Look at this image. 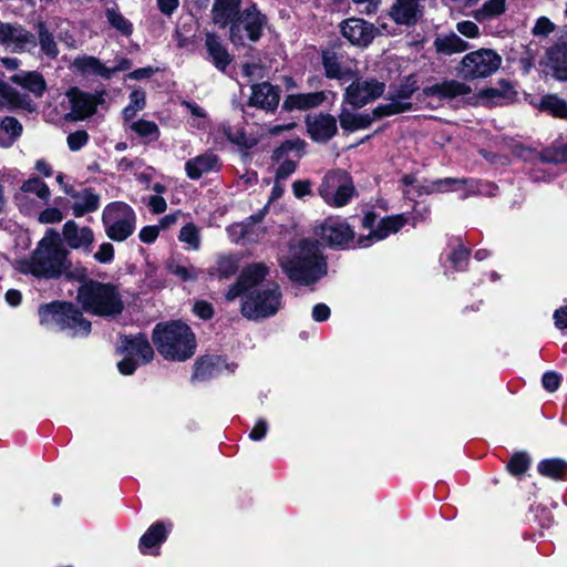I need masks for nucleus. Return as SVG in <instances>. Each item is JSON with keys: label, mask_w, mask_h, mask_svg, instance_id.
Segmentation results:
<instances>
[{"label": "nucleus", "mask_w": 567, "mask_h": 567, "mask_svg": "<svg viewBox=\"0 0 567 567\" xmlns=\"http://www.w3.org/2000/svg\"><path fill=\"white\" fill-rule=\"evenodd\" d=\"M406 224L404 215H393L377 220L374 213H367L362 225L370 229L365 237L354 238L351 226L340 217H328L319 227L318 235L331 247L354 248L369 247L374 241L382 240L398 233Z\"/></svg>", "instance_id": "f257e3e1"}, {"label": "nucleus", "mask_w": 567, "mask_h": 567, "mask_svg": "<svg viewBox=\"0 0 567 567\" xmlns=\"http://www.w3.org/2000/svg\"><path fill=\"white\" fill-rule=\"evenodd\" d=\"M69 251L62 246L60 234L49 228L29 258L16 261V269L38 278L53 279L73 276Z\"/></svg>", "instance_id": "f03ea898"}, {"label": "nucleus", "mask_w": 567, "mask_h": 567, "mask_svg": "<svg viewBox=\"0 0 567 567\" xmlns=\"http://www.w3.org/2000/svg\"><path fill=\"white\" fill-rule=\"evenodd\" d=\"M284 274L302 286H309L327 275V260L317 240L300 239L290 244L279 258Z\"/></svg>", "instance_id": "7ed1b4c3"}, {"label": "nucleus", "mask_w": 567, "mask_h": 567, "mask_svg": "<svg viewBox=\"0 0 567 567\" xmlns=\"http://www.w3.org/2000/svg\"><path fill=\"white\" fill-rule=\"evenodd\" d=\"M152 339L158 353L166 360L185 361L195 353V334L181 321L156 324Z\"/></svg>", "instance_id": "20e7f679"}, {"label": "nucleus", "mask_w": 567, "mask_h": 567, "mask_svg": "<svg viewBox=\"0 0 567 567\" xmlns=\"http://www.w3.org/2000/svg\"><path fill=\"white\" fill-rule=\"evenodd\" d=\"M83 310L100 317H114L123 311L122 297L114 285L99 281L83 284L78 290Z\"/></svg>", "instance_id": "39448f33"}, {"label": "nucleus", "mask_w": 567, "mask_h": 567, "mask_svg": "<svg viewBox=\"0 0 567 567\" xmlns=\"http://www.w3.org/2000/svg\"><path fill=\"white\" fill-rule=\"evenodd\" d=\"M282 293L276 282H267L247 291L241 298V313L249 320L271 317L281 307Z\"/></svg>", "instance_id": "423d86ee"}, {"label": "nucleus", "mask_w": 567, "mask_h": 567, "mask_svg": "<svg viewBox=\"0 0 567 567\" xmlns=\"http://www.w3.org/2000/svg\"><path fill=\"white\" fill-rule=\"evenodd\" d=\"M40 322L44 326H59L62 330H70L73 336H87L91 322L68 302H52L39 309Z\"/></svg>", "instance_id": "0eeeda50"}, {"label": "nucleus", "mask_w": 567, "mask_h": 567, "mask_svg": "<svg viewBox=\"0 0 567 567\" xmlns=\"http://www.w3.org/2000/svg\"><path fill=\"white\" fill-rule=\"evenodd\" d=\"M136 213L124 202L107 204L102 212L105 235L114 241L122 243L133 235L136 228Z\"/></svg>", "instance_id": "6e6552de"}, {"label": "nucleus", "mask_w": 567, "mask_h": 567, "mask_svg": "<svg viewBox=\"0 0 567 567\" xmlns=\"http://www.w3.org/2000/svg\"><path fill=\"white\" fill-rule=\"evenodd\" d=\"M323 202L331 207L346 206L355 194L351 176L341 169L328 172L318 188Z\"/></svg>", "instance_id": "1a4fd4ad"}, {"label": "nucleus", "mask_w": 567, "mask_h": 567, "mask_svg": "<svg viewBox=\"0 0 567 567\" xmlns=\"http://www.w3.org/2000/svg\"><path fill=\"white\" fill-rule=\"evenodd\" d=\"M120 351L124 358L117 363V368L123 375L133 374L140 364L148 363L154 357L153 348L143 334L121 338Z\"/></svg>", "instance_id": "9d476101"}, {"label": "nucleus", "mask_w": 567, "mask_h": 567, "mask_svg": "<svg viewBox=\"0 0 567 567\" xmlns=\"http://www.w3.org/2000/svg\"><path fill=\"white\" fill-rule=\"evenodd\" d=\"M502 64V58L491 49L467 53L461 61L460 73L465 79H481L494 74Z\"/></svg>", "instance_id": "9b49d317"}, {"label": "nucleus", "mask_w": 567, "mask_h": 567, "mask_svg": "<svg viewBox=\"0 0 567 567\" xmlns=\"http://www.w3.org/2000/svg\"><path fill=\"white\" fill-rule=\"evenodd\" d=\"M266 24V18L255 6L246 9L230 25V40L236 45L257 41Z\"/></svg>", "instance_id": "f8f14e48"}, {"label": "nucleus", "mask_w": 567, "mask_h": 567, "mask_svg": "<svg viewBox=\"0 0 567 567\" xmlns=\"http://www.w3.org/2000/svg\"><path fill=\"white\" fill-rule=\"evenodd\" d=\"M0 44L12 52H25L35 48L37 40L34 34L21 24L0 20Z\"/></svg>", "instance_id": "ddd939ff"}, {"label": "nucleus", "mask_w": 567, "mask_h": 567, "mask_svg": "<svg viewBox=\"0 0 567 567\" xmlns=\"http://www.w3.org/2000/svg\"><path fill=\"white\" fill-rule=\"evenodd\" d=\"M31 195H34L44 205L49 202L51 192L49 186L37 177L25 181L14 195L20 212L31 214L38 207V204L31 199Z\"/></svg>", "instance_id": "4468645a"}, {"label": "nucleus", "mask_w": 567, "mask_h": 567, "mask_svg": "<svg viewBox=\"0 0 567 567\" xmlns=\"http://www.w3.org/2000/svg\"><path fill=\"white\" fill-rule=\"evenodd\" d=\"M384 92V83L377 80H357L352 82L346 90V101L355 106L361 107L382 95Z\"/></svg>", "instance_id": "2eb2a0df"}, {"label": "nucleus", "mask_w": 567, "mask_h": 567, "mask_svg": "<svg viewBox=\"0 0 567 567\" xmlns=\"http://www.w3.org/2000/svg\"><path fill=\"white\" fill-rule=\"evenodd\" d=\"M62 237L71 249L91 252L94 233L87 227H80L74 220H68L62 227Z\"/></svg>", "instance_id": "dca6fc26"}, {"label": "nucleus", "mask_w": 567, "mask_h": 567, "mask_svg": "<svg viewBox=\"0 0 567 567\" xmlns=\"http://www.w3.org/2000/svg\"><path fill=\"white\" fill-rule=\"evenodd\" d=\"M341 33L352 44L367 47L375 35V29L372 24L362 19H348L341 24Z\"/></svg>", "instance_id": "f3484780"}, {"label": "nucleus", "mask_w": 567, "mask_h": 567, "mask_svg": "<svg viewBox=\"0 0 567 567\" xmlns=\"http://www.w3.org/2000/svg\"><path fill=\"white\" fill-rule=\"evenodd\" d=\"M307 130L311 138L316 142H327L337 133V121L329 114L308 115Z\"/></svg>", "instance_id": "a211bd4d"}, {"label": "nucleus", "mask_w": 567, "mask_h": 567, "mask_svg": "<svg viewBox=\"0 0 567 567\" xmlns=\"http://www.w3.org/2000/svg\"><path fill=\"white\" fill-rule=\"evenodd\" d=\"M237 365L228 363L224 358L218 355H208L199 359L195 364L194 375L197 379L214 378L226 373H233Z\"/></svg>", "instance_id": "6ab92c4d"}, {"label": "nucleus", "mask_w": 567, "mask_h": 567, "mask_svg": "<svg viewBox=\"0 0 567 567\" xmlns=\"http://www.w3.org/2000/svg\"><path fill=\"white\" fill-rule=\"evenodd\" d=\"M219 168V158L212 152L197 155L185 163V172L190 179H199L204 175L218 172Z\"/></svg>", "instance_id": "aec40b11"}, {"label": "nucleus", "mask_w": 567, "mask_h": 567, "mask_svg": "<svg viewBox=\"0 0 567 567\" xmlns=\"http://www.w3.org/2000/svg\"><path fill=\"white\" fill-rule=\"evenodd\" d=\"M68 99L71 104V118L79 121L92 115L97 105L95 96L84 93L79 89H71L68 93Z\"/></svg>", "instance_id": "412c9836"}, {"label": "nucleus", "mask_w": 567, "mask_h": 567, "mask_svg": "<svg viewBox=\"0 0 567 567\" xmlns=\"http://www.w3.org/2000/svg\"><path fill=\"white\" fill-rule=\"evenodd\" d=\"M171 525L166 526L162 522L151 525L140 539V550L144 555H157L159 546L167 538Z\"/></svg>", "instance_id": "4be33fe9"}, {"label": "nucleus", "mask_w": 567, "mask_h": 567, "mask_svg": "<svg viewBox=\"0 0 567 567\" xmlns=\"http://www.w3.org/2000/svg\"><path fill=\"white\" fill-rule=\"evenodd\" d=\"M417 90V82L414 76H410L392 94L391 103L386 106L385 114L401 113L411 107L409 99Z\"/></svg>", "instance_id": "5701e85b"}, {"label": "nucleus", "mask_w": 567, "mask_h": 567, "mask_svg": "<svg viewBox=\"0 0 567 567\" xmlns=\"http://www.w3.org/2000/svg\"><path fill=\"white\" fill-rule=\"evenodd\" d=\"M73 68L83 75H95L109 80L113 75L111 68H107L100 59L92 55H79L73 60Z\"/></svg>", "instance_id": "b1692460"}, {"label": "nucleus", "mask_w": 567, "mask_h": 567, "mask_svg": "<svg viewBox=\"0 0 567 567\" xmlns=\"http://www.w3.org/2000/svg\"><path fill=\"white\" fill-rule=\"evenodd\" d=\"M250 104L265 110H274L279 103V94L276 87L269 83L252 85Z\"/></svg>", "instance_id": "393cba45"}, {"label": "nucleus", "mask_w": 567, "mask_h": 567, "mask_svg": "<svg viewBox=\"0 0 567 567\" xmlns=\"http://www.w3.org/2000/svg\"><path fill=\"white\" fill-rule=\"evenodd\" d=\"M470 92L471 89L468 85L455 80L444 81L423 90V93L426 96H439L444 99H454L467 95Z\"/></svg>", "instance_id": "a878e982"}, {"label": "nucleus", "mask_w": 567, "mask_h": 567, "mask_svg": "<svg viewBox=\"0 0 567 567\" xmlns=\"http://www.w3.org/2000/svg\"><path fill=\"white\" fill-rule=\"evenodd\" d=\"M241 0H215L212 14L216 24L227 27L236 20Z\"/></svg>", "instance_id": "bb28decb"}, {"label": "nucleus", "mask_w": 567, "mask_h": 567, "mask_svg": "<svg viewBox=\"0 0 567 567\" xmlns=\"http://www.w3.org/2000/svg\"><path fill=\"white\" fill-rule=\"evenodd\" d=\"M327 100L324 91L290 94L285 101L288 110H308L321 105Z\"/></svg>", "instance_id": "cd10ccee"}, {"label": "nucleus", "mask_w": 567, "mask_h": 567, "mask_svg": "<svg viewBox=\"0 0 567 567\" xmlns=\"http://www.w3.org/2000/svg\"><path fill=\"white\" fill-rule=\"evenodd\" d=\"M419 0H396L390 16L399 24H413L416 21Z\"/></svg>", "instance_id": "c85d7f7f"}, {"label": "nucleus", "mask_w": 567, "mask_h": 567, "mask_svg": "<svg viewBox=\"0 0 567 567\" xmlns=\"http://www.w3.org/2000/svg\"><path fill=\"white\" fill-rule=\"evenodd\" d=\"M548 66L555 79L567 81V43L556 45L548 52Z\"/></svg>", "instance_id": "c756f323"}, {"label": "nucleus", "mask_w": 567, "mask_h": 567, "mask_svg": "<svg viewBox=\"0 0 567 567\" xmlns=\"http://www.w3.org/2000/svg\"><path fill=\"white\" fill-rule=\"evenodd\" d=\"M72 197L74 198L72 210L75 217L95 212L100 206V197L90 189L72 194Z\"/></svg>", "instance_id": "7c9ffc66"}, {"label": "nucleus", "mask_w": 567, "mask_h": 567, "mask_svg": "<svg viewBox=\"0 0 567 567\" xmlns=\"http://www.w3.org/2000/svg\"><path fill=\"white\" fill-rule=\"evenodd\" d=\"M10 80L33 93L35 96H41L45 90V81L38 72H19L10 78Z\"/></svg>", "instance_id": "2f4dec72"}, {"label": "nucleus", "mask_w": 567, "mask_h": 567, "mask_svg": "<svg viewBox=\"0 0 567 567\" xmlns=\"http://www.w3.org/2000/svg\"><path fill=\"white\" fill-rule=\"evenodd\" d=\"M205 45L207 48V51L214 65L217 69L224 71L226 66L230 63V56L225 47L221 44L218 37H216L215 34H207Z\"/></svg>", "instance_id": "473e14b6"}, {"label": "nucleus", "mask_w": 567, "mask_h": 567, "mask_svg": "<svg viewBox=\"0 0 567 567\" xmlns=\"http://www.w3.org/2000/svg\"><path fill=\"white\" fill-rule=\"evenodd\" d=\"M434 47L437 52L446 55L462 53L470 48L468 43L455 33L436 37L434 40Z\"/></svg>", "instance_id": "72a5a7b5"}, {"label": "nucleus", "mask_w": 567, "mask_h": 567, "mask_svg": "<svg viewBox=\"0 0 567 567\" xmlns=\"http://www.w3.org/2000/svg\"><path fill=\"white\" fill-rule=\"evenodd\" d=\"M267 275L268 267L265 264H252L243 270L239 277V284L244 285L247 291H249L256 287H262L264 285L260 284Z\"/></svg>", "instance_id": "f704fd0d"}, {"label": "nucleus", "mask_w": 567, "mask_h": 567, "mask_svg": "<svg viewBox=\"0 0 567 567\" xmlns=\"http://www.w3.org/2000/svg\"><path fill=\"white\" fill-rule=\"evenodd\" d=\"M322 63L328 78L348 80L352 76L351 69L342 65L334 52L324 51L322 53Z\"/></svg>", "instance_id": "c9c22d12"}, {"label": "nucleus", "mask_w": 567, "mask_h": 567, "mask_svg": "<svg viewBox=\"0 0 567 567\" xmlns=\"http://www.w3.org/2000/svg\"><path fill=\"white\" fill-rule=\"evenodd\" d=\"M506 9V0H486L480 9L472 12V17L480 23L502 16Z\"/></svg>", "instance_id": "e433bc0d"}, {"label": "nucleus", "mask_w": 567, "mask_h": 567, "mask_svg": "<svg viewBox=\"0 0 567 567\" xmlns=\"http://www.w3.org/2000/svg\"><path fill=\"white\" fill-rule=\"evenodd\" d=\"M538 107L555 117L567 120V101L556 94L543 96Z\"/></svg>", "instance_id": "4c0bfd02"}, {"label": "nucleus", "mask_w": 567, "mask_h": 567, "mask_svg": "<svg viewBox=\"0 0 567 567\" xmlns=\"http://www.w3.org/2000/svg\"><path fill=\"white\" fill-rule=\"evenodd\" d=\"M128 128L145 142H154L159 137V128L153 121L140 118L128 123Z\"/></svg>", "instance_id": "58836bf2"}, {"label": "nucleus", "mask_w": 567, "mask_h": 567, "mask_svg": "<svg viewBox=\"0 0 567 567\" xmlns=\"http://www.w3.org/2000/svg\"><path fill=\"white\" fill-rule=\"evenodd\" d=\"M371 117L369 114L352 113L343 110L340 114V125L346 131H358L370 125Z\"/></svg>", "instance_id": "ea45409f"}, {"label": "nucleus", "mask_w": 567, "mask_h": 567, "mask_svg": "<svg viewBox=\"0 0 567 567\" xmlns=\"http://www.w3.org/2000/svg\"><path fill=\"white\" fill-rule=\"evenodd\" d=\"M22 126L14 117H6L0 124V145L9 147L21 134Z\"/></svg>", "instance_id": "a19ab883"}, {"label": "nucleus", "mask_w": 567, "mask_h": 567, "mask_svg": "<svg viewBox=\"0 0 567 567\" xmlns=\"http://www.w3.org/2000/svg\"><path fill=\"white\" fill-rule=\"evenodd\" d=\"M25 99L16 92L10 85L0 81V111L4 109L23 107Z\"/></svg>", "instance_id": "79ce46f5"}, {"label": "nucleus", "mask_w": 567, "mask_h": 567, "mask_svg": "<svg viewBox=\"0 0 567 567\" xmlns=\"http://www.w3.org/2000/svg\"><path fill=\"white\" fill-rule=\"evenodd\" d=\"M105 17L109 24L124 37L133 33V24L118 11L117 8H107Z\"/></svg>", "instance_id": "37998d69"}, {"label": "nucleus", "mask_w": 567, "mask_h": 567, "mask_svg": "<svg viewBox=\"0 0 567 567\" xmlns=\"http://www.w3.org/2000/svg\"><path fill=\"white\" fill-rule=\"evenodd\" d=\"M38 38L41 53L51 60L55 59L59 55L58 44L43 23L39 24Z\"/></svg>", "instance_id": "c03bdc74"}, {"label": "nucleus", "mask_w": 567, "mask_h": 567, "mask_svg": "<svg viewBox=\"0 0 567 567\" xmlns=\"http://www.w3.org/2000/svg\"><path fill=\"white\" fill-rule=\"evenodd\" d=\"M537 470L543 476L559 480L567 470V463L561 458L543 460Z\"/></svg>", "instance_id": "a18cd8bd"}, {"label": "nucleus", "mask_w": 567, "mask_h": 567, "mask_svg": "<svg viewBox=\"0 0 567 567\" xmlns=\"http://www.w3.org/2000/svg\"><path fill=\"white\" fill-rule=\"evenodd\" d=\"M146 105V94L143 90L136 89L130 94V103L123 110V118L125 122H130L135 117L137 112L144 110Z\"/></svg>", "instance_id": "49530a36"}, {"label": "nucleus", "mask_w": 567, "mask_h": 567, "mask_svg": "<svg viewBox=\"0 0 567 567\" xmlns=\"http://www.w3.org/2000/svg\"><path fill=\"white\" fill-rule=\"evenodd\" d=\"M238 268V257L229 255V256H220L216 261V266L212 271L213 275H217L221 278H228L233 276Z\"/></svg>", "instance_id": "de8ad7c7"}, {"label": "nucleus", "mask_w": 567, "mask_h": 567, "mask_svg": "<svg viewBox=\"0 0 567 567\" xmlns=\"http://www.w3.org/2000/svg\"><path fill=\"white\" fill-rule=\"evenodd\" d=\"M178 239L186 244L189 249L198 250L200 247L199 228L193 223L186 224L182 227Z\"/></svg>", "instance_id": "09e8293b"}, {"label": "nucleus", "mask_w": 567, "mask_h": 567, "mask_svg": "<svg viewBox=\"0 0 567 567\" xmlns=\"http://www.w3.org/2000/svg\"><path fill=\"white\" fill-rule=\"evenodd\" d=\"M63 200L64 199L62 197L55 198L54 199L55 206L48 207V208L43 209L42 212H40V214L38 216V221L40 224H44V225L56 224V223L62 221L64 218V214L58 206L61 205L63 203Z\"/></svg>", "instance_id": "8fccbe9b"}, {"label": "nucleus", "mask_w": 567, "mask_h": 567, "mask_svg": "<svg viewBox=\"0 0 567 567\" xmlns=\"http://www.w3.org/2000/svg\"><path fill=\"white\" fill-rule=\"evenodd\" d=\"M183 106L192 114V126L197 128H205L208 124V117L206 111L194 102L184 101Z\"/></svg>", "instance_id": "3c124183"}, {"label": "nucleus", "mask_w": 567, "mask_h": 567, "mask_svg": "<svg viewBox=\"0 0 567 567\" xmlns=\"http://www.w3.org/2000/svg\"><path fill=\"white\" fill-rule=\"evenodd\" d=\"M540 158L544 163L564 164L567 163V143L557 147L545 150Z\"/></svg>", "instance_id": "603ef678"}, {"label": "nucleus", "mask_w": 567, "mask_h": 567, "mask_svg": "<svg viewBox=\"0 0 567 567\" xmlns=\"http://www.w3.org/2000/svg\"><path fill=\"white\" fill-rule=\"evenodd\" d=\"M529 467V457L525 453H516L507 464V470L513 475H522Z\"/></svg>", "instance_id": "864d4df0"}, {"label": "nucleus", "mask_w": 567, "mask_h": 567, "mask_svg": "<svg viewBox=\"0 0 567 567\" xmlns=\"http://www.w3.org/2000/svg\"><path fill=\"white\" fill-rule=\"evenodd\" d=\"M171 272L186 281L196 279L200 271L192 265H173L171 266Z\"/></svg>", "instance_id": "5fc2aeb1"}, {"label": "nucleus", "mask_w": 567, "mask_h": 567, "mask_svg": "<svg viewBox=\"0 0 567 567\" xmlns=\"http://www.w3.org/2000/svg\"><path fill=\"white\" fill-rule=\"evenodd\" d=\"M245 225V240L246 243L258 241L261 237L262 229L259 221L252 217L248 221L243 223Z\"/></svg>", "instance_id": "6e6d98bb"}, {"label": "nucleus", "mask_w": 567, "mask_h": 567, "mask_svg": "<svg viewBox=\"0 0 567 567\" xmlns=\"http://www.w3.org/2000/svg\"><path fill=\"white\" fill-rule=\"evenodd\" d=\"M467 183L466 179H457V178H442L437 179L432 183L431 192L437 190H449V189H456Z\"/></svg>", "instance_id": "4d7b16f0"}, {"label": "nucleus", "mask_w": 567, "mask_h": 567, "mask_svg": "<svg viewBox=\"0 0 567 567\" xmlns=\"http://www.w3.org/2000/svg\"><path fill=\"white\" fill-rule=\"evenodd\" d=\"M224 132L228 140L237 145L251 147L256 143L255 138L247 136L243 131L237 130L233 133L230 128H224Z\"/></svg>", "instance_id": "13d9d810"}, {"label": "nucleus", "mask_w": 567, "mask_h": 567, "mask_svg": "<svg viewBox=\"0 0 567 567\" xmlns=\"http://www.w3.org/2000/svg\"><path fill=\"white\" fill-rule=\"evenodd\" d=\"M89 141V135L85 131H76L70 133L66 142L68 146L72 152L81 150Z\"/></svg>", "instance_id": "bf43d9fd"}, {"label": "nucleus", "mask_w": 567, "mask_h": 567, "mask_svg": "<svg viewBox=\"0 0 567 567\" xmlns=\"http://www.w3.org/2000/svg\"><path fill=\"white\" fill-rule=\"evenodd\" d=\"M456 30L468 39H476L480 37V29L475 22L470 20L460 21L456 23Z\"/></svg>", "instance_id": "052dcab7"}, {"label": "nucleus", "mask_w": 567, "mask_h": 567, "mask_svg": "<svg viewBox=\"0 0 567 567\" xmlns=\"http://www.w3.org/2000/svg\"><path fill=\"white\" fill-rule=\"evenodd\" d=\"M94 259L101 264H109L114 259V247L111 243H103L100 245L97 251L94 254Z\"/></svg>", "instance_id": "680f3d73"}, {"label": "nucleus", "mask_w": 567, "mask_h": 567, "mask_svg": "<svg viewBox=\"0 0 567 567\" xmlns=\"http://www.w3.org/2000/svg\"><path fill=\"white\" fill-rule=\"evenodd\" d=\"M554 29L555 25L548 18L540 17L533 28V33L535 35H548L554 31Z\"/></svg>", "instance_id": "e2e57ef3"}, {"label": "nucleus", "mask_w": 567, "mask_h": 567, "mask_svg": "<svg viewBox=\"0 0 567 567\" xmlns=\"http://www.w3.org/2000/svg\"><path fill=\"white\" fill-rule=\"evenodd\" d=\"M193 312L200 319L208 320L214 315V308L206 301H196L193 306Z\"/></svg>", "instance_id": "0e129e2a"}, {"label": "nucleus", "mask_w": 567, "mask_h": 567, "mask_svg": "<svg viewBox=\"0 0 567 567\" xmlns=\"http://www.w3.org/2000/svg\"><path fill=\"white\" fill-rule=\"evenodd\" d=\"M146 205L153 214H162L167 208V203L164 197L159 195H152L147 198Z\"/></svg>", "instance_id": "69168bd1"}, {"label": "nucleus", "mask_w": 567, "mask_h": 567, "mask_svg": "<svg viewBox=\"0 0 567 567\" xmlns=\"http://www.w3.org/2000/svg\"><path fill=\"white\" fill-rule=\"evenodd\" d=\"M158 234L159 227L157 225L144 226L138 233V238L144 244H152L157 239Z\"/></svg>", "instance_id": "338daca9"}, {"label": "nucleus", "mask_w": 567, "mask_h": 567, "mask_svg": "<svg viewBox=\"0 0 567 567\" xmlns=\"http://www.w3.org/2000/svg\"><path fill=\"white\" fill-rule=\"evenodd\" d=\"M467 257L468 251L463 246H458L451 254L450 260L455 269H462L463 265L467 260Z\"/></svg>", "instance_id": "774afa93"}]
</instances>
